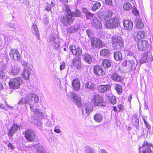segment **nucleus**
I'll list each match as a JSON object with an SVG mask.
<instances>
[{
    "mask_svg": "<svg viewBox=\"0 0 153 153\" xmlns=\"http://www.w3.org/2000/svg\"><path fill=\"white\" fill-rule=\"evenodd\" d=\"M67 95L78 106H80L82 105L80 98L76 93L71 92L67 93Z\"/></svg>",
    "mask_w": 153,
    "mask_h": 153,
    "instance_id": "6",
    "label": "nucleus"
},
{
    "mask_svg": "<svg viewBox=\"0 0 153 153\" xmlns=\"http://www.w3.org/2000/svg\"><path fill=\"white\" fill-rule=\"evenodd\" d=\"M91 43L93 48H101L104 45V44L102 41L96 38H93L91 39Z\"/></svg>",
    "mask_w": 153,
    "mask_h": 153,
    "instance_id": "14",
    "label": "nucleus"
},
{
    "mask_svg": "<svg viewBox=\"0 0 153 153\" xmlns=\"http://www.w3.org/2000/svg\"><path fill=\"white\" fill-rule=\"evenodd\" d=\"M30 69H24L22 74L23 77L26 80L29 79L30 74Z\"/></svg>",
    "mask_w": 153,
    "mask_h": 153,
    "instance_id": "24",
    "label": "nucleus"
},
{
    "mask_svg": "<svg viewBox=\"0 0 153 153\" xmlns=\"http://www.w3.org/2000/svg\"><path fill=\"white\" fill-rule=\"evenodd\" d=\"M95 120L96 122L100 123L103 120V116L99 113H97L94 115Z\"/></svg>",
    "mask_w": 153,
    "mask_h": 153,
    "instance_id": "33",
    "label": "nucleus"
},
{
    "mask_svg": "<svg viewBox=\"0 0 153 153\" xmlns=\"http://www.w3.org/2000/svg\"><path fill=\"white\" fill-rule=\"evenodd\" d=\"M25 137L26 139L30 141H33L35 138V134L33 130L28 129L25 133Z\"/></svg>",
    "mask_w": 153,
    "mask_h": 153,
    "instance_id": "13",
    "label": "nucleus"
},
{
    "mask_svg": "<svg viewBox=\"0 0 153 153\" xmlns=\"http://www.w3.org/2000/svg\"><path fill=\"white\" fill-rule=\"evenodd\" d=\"M68 0H60V1L62 3H68Z\"/></svg>",
    "mask_w": 153,
    "mask_h": 153,
    "instance_id": "58",
    "label": "nucleus"
},
{
    "mask_svg": "<svg viewBox=\"0 0 153 153\" xmlns=\"http://www.w3.org/2000/svg\"><path fill=\"white\" fill-rule=\"evenodd\" d=\"M150 59V56L149 55V52L146 51L142 54V57L140 59V62L141 64L146 62Z\"/></svg>",
    "mask_w": 153,
    "mask_h": 153,
    "instance_id": "18",
    "label": "nucleus"
},
{
    "mask_svg": "<svg viewBox=\"0 0 153 153\" xmlns=\"http://www.w3.org/2000/svg\"><path fill=\"white\" fill-rule=\"evenodd\" d=\"M110 88L111 86L108 84L100 85L98 87L99 91L102 93L105 91H108Z\"/></svg>",
    "mask_w": 153,
    "mask_h": 153,
    "instance_id": "22",
    "label": "nucleus"
},
{
    "mask_svg": "<svg viewBox=\"0 0 153 153\" xmlns=\"http://www.w3.org/2000/svg\"><path fill=\"white\" fill-rule=\"evenodd\" d=\"M115 89L118 94L121 93L122 91V88L121 86L119 84L115 85Z\"/></svg>",
    "mask_w": 153,
    "mask_h": 153,
    "instance_id": "45",
    "label": "nucleus"
},
{
    "mask_svg": "<svg viewBox=\"0 0 153 153\" xmlns=\"http://www.w3.org/2000/svg\"><path fill=\"white\" fill-rule=\"evenodd\" d=\"M105 4L110 6H113L112 0H105Z\"/></svg>",
    "mask_w": 153,
    "mask_h": 153,
    "instance_id": "48",
    "label": "nucleus"
},
{
    "mask_svg": "<svg viewBox=\"0 0 153 153\" xmlns=\"http://www.w3.org/2000/svg\"><path fill=\"white\" fill-rule=\"evenodd\" d=\"M54 131L57 133H59L61 132V131L59 129H54Z\"/></svg>",
    "mask_w": 153,
    "mask_h": 153,
    "instance_id": "57",
    "label": "nucleus"
},
{
    "mask_svg": "<svg viewBox=\"0 0 153 153\" xmlns=\"http://www.w3.org/2000/svg\"><path fill=\"white\" fill-rule=\"evenodd\" d=\"M111 79L113 80L117 81H120L122 80V77L119 76L117 73L113 74L111 76Z\"/></svg>",
    "mask_w": 153,
    "mask_h": 153,
    "instance_id": "39",
    "label": "nucleus"
},
{
    "mask_svg": "<svg viewBox=\"0 0 153 153\" xmlns=\"http://www.w3.org/2000/svg\"><path fill=\"white\" fill-rule=\"evenodd\" d=\"M3 85L0 82V90H2L3 89Z\"/></svg>",
    "mask_w": 153,
    "mask_h": 153,
    "instance_id": "60",
    "label": "nucleus"
},
{
    "mask_svg": "<svg viewBox=\"0 0 153 153\" xmlns=\"http://www.w3.org/2000/svg\"><path fill=\"white\" fill-rule=\"evenodd\" d=\"M132 12L135 16H140V14L138 10H132Z\"/></svg>",
    "mask_w": 153,
    "mask_h": 153,
    "instance_id": "51",
    "label": "nucleus"
},
{
    "mask_svg": "<svg viewBox=\"0 0 153 153\" xmlns=\"http://www.w3.org/2000/svg\"><path fill=\"white\" fill-rule=\"evenodd\" d=\"M7 71L10 75L16 76L20 72V70L17 65H14L8 68Z\"/></svg>",
    "mask_w": 153,
    "mask_h": 153,
    "instance_id": "15",
    "label": "nucleus"
},
{
    "mask_svg": "<svg viewBox=\"0 0 153 153\" xmlns=\"http://www.w3.org/2000/svg\"><path fill=\"white\" fill-rule=\"evenodd\" d=\"M92 24L94 27L97 29H100L102 27L101 22L96 18L93 19Z\"/></svg>",
    "mask_w": 153,
    "mask_h": 153,
    "instance_id": "23",
    "label": "nucleus"
},
{
    "mask_svg": "<svg viewBox=\"0 0 153 153\" xmlns=\"http://www.w3.org/2000/svg\"><path fill=\"white\" fill-rule=\"evenodd\" d=\"M50 41L51 42V45L52 47L56 49L59 47L60 43L58 36H56V37H52L50 38Z\"/></svg>",
    "mask_w": 153,
    "mask_h": 153,
    "instance_id": "17",
    "label": "nucleus"
},
{
    "mask_svg": "<svg viewBox=\"0 0 153 153\" xmlns=\"http://www.w3.org/2000/svg\"><path fill=\"white\" fill-rule=\"evenodd\" d=\"M101 6V3L98 1L96 2L93 5L92 10H98Z\"/></svg>",
    "mask_w": 153,
    "mask_h": 153,
    "instance_id": "41",
    "label": "nucleus"
},
{
    "mask_svg": "<svg viewBox=\"0 0 153 153\" xmlns=\"http://www.w3.org/2000/svg\"><path fill=\"white\" fill-rule=\"evenodd\" d=\"M21 64L22 66H23L24 67V69H27L28 68H30V65L26 61H25L24 59H23L22 61Z\"/></svg>",
    "mask_w": 153,
    "mask_h": 153,
    "instance_id": "43",
    "label": "nucleus"
},
{
    "mask_svg": "<svg viewBox=\"0 0 153 153\" xmlns=\"http://www.w3.org/2000/svg\"><path fill=\"white\" fill-rule=\"evenodd\" d=\"M72 85L75 90L78 91L80 89V81L79 79H74L72 82Z\"/></svg>",
    "mask_w": 153,
    "mask_h": 153,
    "instance_id": "21",
    "label": "nucleus"
},
{
    "mask_svg": "<svg viewBox=\"0 0 153 153\" xmlns=\"http://www.w3.org/2000/svg\"><path fill=\"white\" fill-rule=\"evenodd\" d=\"M15 24L14 23L12 22H10L8 23L7 24V26L11 29H12L14 30L16 29L14 27Z\"/></svg>",
    "mask_w": 153,
    "mask_h": 153,
    "instance_id": "46",
    "label": "nucleus"
},
{
    "mask_svg": "<svg viewBox=\"0 0 153 153\" xmlns=\"http://www.w3.org/2000/svg\"><path fill=\"white\" fill-rule=\"evenodd\" d=\"M8 146L9 147V149L11 150H13L14 149V148L13 147L12 144L10 143H9L8 145Z\"/></svg>",
    "mask_w": 153,
    "mask_h": 153,
    "instance_id": "55",
    "label": "nucleus"
},
{
    "mask_svg": "<svg viewBox=\"0 0 153 153\" xmlns=\"http://www.w3.org/2000/svg\"><path fill=\"white\" fill-rule=\"evenodd\" d=\"M149 46L148 41L146 40L139 41L137 43V48L140 51H144L147 49Z\"/></svg>",
    "mask_w": 153,
    "mask_h": 153,
    "instance_id": "12",
    "label": "nucleus"
},
{
    "mask_svg": "<svg viewBox=\"0 0 153 153\" xmlns=\"http://www.w3.org/2000/svg\"><path fill=\"white\" fill-rule=\"evenodd\" d=\"M132 7V6L130 3L128 2L125 3V10H131Z\"/></svg>",
    "mask_w": 153,
    "mask_h": 153,
    "instance_id": "47",
    "label": "nucleus"
},
{
    "mask_svg": "<svg viewBox=\"0 0 153 153\" xmlns=\"http://www.w3.org/2000/svg\"><path fill=\"white\" fill-rule=\"evenodd\" d=\"M133 26L132 22L129 20H125V29L129 30H131Z\"/></svg>",
    "mask_w": 153,
    "mask_h": 153,
    "instance_id": "29",
    "label": "nucleus"
},
{
    "mask_svg": "<svg viewBox=\"0 0 153 153\" xmlns=\"http://www.w3.org/2000/svg\"><path fill=\"white\" fill-rule=\"evenodd\" d=\"M119 25V19L114 17L106 22L105 26L106 28L113 29L117 27Z\"/></svg>",
    "mask_w": 153,
    "mask_h": 153,
    "instance_id": "7",
    "label": "nucleus"
},
{
    "mask_svg": "<svg viewBox=\"0 0 153 153\" xmlns=\"http://www.w3.org/2000/svg\"><path fill=\"white\" fill-rule=\"evenodd\" d=\"M83 58L84 61L86 63L88 64L91 63L92 59L91 55L87 54H85L83 56Z\"/></svg>",
    "mask_w": 153,
    "mask_h": 153,
    "instance_id": "31",
    "label": "nucleus"
},
{
    "mask_svg": "<svg viewBox=\"0 0 153 153\" xmlns=\"http://www.w3.org/2000/svg\"><path fill=\"white\" fill-rule=\"evenodd\" d=\"M67 31L69 33H72L75 32V30L74 27V26L68 28L67 29Z\"/></svg>",
    "mask_w": 153,
    "mask_h": 153,
    "instance_id": "49",
    "label": "nucleus"
},
{
    "mask_svg": "<svg viewBox=\"0 0 153 153\" xmlns=\"http://www.w3.org/2000/svg\"><path fill=\"white\" fill-rule=\"evenodd\" d=\"M85 15L87 18L88 19H90L94 16V14L87 11L85 12Z\"/></svg>",
    "mask_w": 153,
    "mask_h": 153,
    "instance_id": "50",
    "label": "nucleus"
},
{
    "mask_svg": "<svg viewBox=\"0 0 153 153\" xmlns=\"http://www.w3.org/2000/svg\"><path fill=\"white\" fill-rule=\"evenodd\" d=\"M132 122L134 126L136 128H137L139 126V119L138 116L136 114L133 115Z\"/></svg>",
    "mask_w": 153,
    "mask_h": 153,
    "instance_id": "25",
    "label": "nucleus"
},
{
    "mask_svg": "<svg viewBox=\"0 0 153 153\" xmlns=\"http://www.w3.org/2000/svg\"><path fill=\"white\" fill-rule=\"evenodd\" d=\"M110 94V91H109V94H108L106 93L105 94V96L108 97L109 102L112 104L114 105L116 103V98L114 96H111Z\"/></svg>",
    "mask_w": 153,
    "mask_h": 153,
    "instance_id": "30",
    "label": "nucleus"
},
{
    "mask_svg": "<svg viewBox=\"0 0 153 153\" xmlns=\"http://www.w3.org/2000/svg\"><path fill=\"white\" fill-rule=\"evenodd\" d=\"M54 6H55V5L53 3H52V4L51 5V6H50V8H46L45 10H48V9H51L52 8L51 7H53Z\"/></svg>",
    "mask_w": 153,
    "mask_h": 153,
    "instance_id": "62",
    "label": "nucleus"
},
{
    "mask_svg": "<svg viewBox=\"0 0 153 153\" xmlns=\"http://www.w3.org/2000/svg\"><path fill=\"white\" fill-rule=\"evenodd\" d=\"M132 98V95L131 94L129 96L128 98V101L129 103H131V100Z\"/></svg>",
    "mask_w": 153,
    "mask_h": 153,
    "instance_id": "56",
    "label": "nucleus"
},
{
    "mask_svg": "<svg viewBox=\"0 0 153 153\" xmlns=\"http://www.w3.org/2000/svg\"><path fill=\"white\" fill-rule=\"evenodd\" d=\"M115 59L117 61L121 60L122 59V54L120 52L117 51L114 53Z\"/></svg>",
    "mask_w": 153,
    "mask_h": 153,
    "instance_id": "36",
    "label": "nucleus"
},
{
    "mask_svg": "<svg viewBox=\"0 0 153 153\" xmlns=\"http://www.w3.org/2000/svg\"><path fill=\"white\" fill-rule=\"evenodd\" d=\"M136 27L138 29H142L144 27V25L141 19L139 18H136L135 21Z\"/></svg>",
    "mask_w": 153,
    "mask_h": 153,
    "instance_id": "28",
    "label": "nucleus"
},
{
    "mask_svg": "<svg viewBox=\"0 0 153 153\" xmlns=\"http://www.w3.org/2000/svg\"><path fill=\"white\" fill-rule=\"evenodd\" d=\"M6 67L5 66H3L1 69H0V79H3L5 76V71L6 70Z\"/></svg>",
    "mask_w": 153,
    "mask_h": 153,
    "instance_id": "38",
    "label": "nucleus"
},
{
    "mask_svg": "<svg viewBox=\"0 0 153 153\" xmlns=\"http://www.w3.org/2000/svg\"><path fill=\"white\" fill-rule=\"evenodd\" d=\"M31 30L32 32L35 34L38 38L39 34L36 25L35 24H33L32 26Z\"/></svg>",
    "mask_w": 153,
    "mask_h": 153,
    "instance_id": "35",
    "label": "nucleus"
},
{
    "mask_svg": "<svg viewBox=\"0 0 153 153\" xmlns=\"http://www.w3.org/2000/svg\"><path fill=\"white\" fill-rule=\"evenodd\" d=\"M112 46L114 49L118 50L123 47L122 38L117 35L113 36L111 37Z\"/></svg>",
    "mask_w": 153,
    "mask_h": 153,
    "instance_id": "3",
    "label": "nucleus"
},
{
    "mask_svg": "<svg viewBox=\"0 0 153 153\" xmlns=\"http://www.w3.org/2000/svg\"><path fill=\"white\" fill-rule=\"evenodd\" d=\"M67 15L62 16L60 22L64 25L68 26L72 24L73 19L72 17L79 16L80 14L79 10H66Z\"/></svg>",
    "mask_w": 153,
    "mask_h": 153,
    "instance_id": "2",
    "label": "nucleus"
},
{
    "mask_svg": "<svg viewBox=\"0 0 153 153\" xmlns=\"http://www.w3.org/2000/svg\"><path fill=\"white\" fill-rule=\"evenodd\" d=\"M9 55L11 59L16 61H19L21 59L20 53L16 49L11 48Z\"/></svg>",
    "mask_w": 153,
    "mask_h": 153,
    "instance_id": "8",
    "label": "nucleus"
},
{
    "mask_svg": "<svg viewBox=\"0 0 153 153\" xmlns=\"http://www.w3.org/2000/svg\"><path fill=\"white\" fill-rule=\"evenodd\" d=\"M146 36L145 33L142 31L138 32L136 36L134 37V40L136 41H137L142 39H143Z\"/></svg>",
    "mask_w": 153,
    "mask_h": 153,
    "instance_id": "27",
    "label": "nucleus"
},
{
    "mask_svg": "<svg viewBox=\"0 0 153 153\" xmlns=\"http://www.w3.org/2000/svg\"><path fill=\"white\" fill-rule=\"evenodd\" d=\"M20 126L17 124H14L9 130L8 135L9 136H12L20 128Z\"/></svg>",
    "mask_w": 153,
    "mask_h": 153,
    "instance_id": "20",
    "label": "nucleus"
},
{
    "mask_svg": "<svg viewBox=\"0 0 153 153\" xmlns=\"http://www.w3.org/2000/svg\"><path fill=\"white\" fill-rule=\"evenodd\" d=\"M100 153H107L106 151L104 149H101Z\"/></svg>",
    "mask_w": 153,
    "mask_h": 153,
    "instance_id": "59",
    "label": "nucleus"
},
{
    "mask_svg": "<svg viewBox=\"0 0 153 153\" xmlns=\"http://www.w3.org/2000/svg\"><path fill=\"white\" fill-rule=\"evenodd\" d=\"M74 28L75 31L76 32L80 28V27L79 25H77L74 26Z\"/></svg>",
    "mask_w": 153,
    "mask_h": 153,
    "instance_id": "54",
    "label": "nucleus"
},
{
    "mask_svg": "<svg viewBox=\"0 0 153 153\" xmlns=\"http://www.w3.org/2000/svg\"><path fill=\"white\" fill-rule=\"evenodd\" d=\"M110 53V51L106 49H103L101 50L100 51V55L105 57L109 56Z\"/></svg>",
    "mask_w": 153,
    "mask_h": 153,
    "instance_id": "32",
    "label": "nucleus"
},
{
    "mask_svg": "<svg viewBox=\"0 0 153 153\" xmlns=\"http://www.w3.org/2000/svg\"><path fill=\"white\" fill-rule=\"evenodd\" d=\"M140 153H153V144L147 141H144L142 147L139 149Z\"/></svg>",
    "mask_w": 153,
    "mask_h": 153,
    "instance_id": "4",
    "label": "nucleus"
},
{
    "mask_svg": "<svg viewBox=\"0 0 153 153\" xmlns=\"http://www.w3.org/2000/svg\"><path fill=\"white\" fill-rule=\"evenodd\" d=\"M45 24H47L49 20L47 18H45Z\"/></svg>",
    "mask_w": 153,
    "mask_h": 153,
    "instance_id": "63",
    "label": "nucleus"
},
{
    "mask_svg": "<svg viewBox=\"0 0 153 153\" xmlns=\"http://www.w3.org/2000/svg\"><path fill=\"white\" fill-rule=\"evenodd\" d=\"M114 13L111 10H105L104 12L100 13L99 16L102 20H107L109 18H111Z\"/></svg>",
    "mask_w": 153,
    "mask_h": 153,
    "instance_id": "11",
    "label": "nucleus"
},
{
    "mask_svg": "<svg viewBox=\"0 0 153 153\" xmlns=\"http://www.w3.org/2000/svg\"><path fill=\"white\" fill-rule=\"evenodd\" d=\"M85 149L87 153H94L93 149L89 146H86L85 147Z\"/></svg>",
    "mask_w": 153,
    "mask_h": 153,
    "instance_id": "44",
    "label": "nucleus"
},
{
    "mask_svg": "<svg viewBox=\"0 0 153 153\" xmlns=\"http://www.w3.org/2000/svg\"><path fill=\"white\" fill-rule=\"evenodd\" d=\"M36 151L38 152H41L42 150V147L41 145L38 144L34 146Z\"/></svg>",
    "mask_w": 153,
    "mask_h": 153,
    "instance_id": "42",
    "label": "nucleus"
},
{
    "mask_svg": "<svg viewBox=\"0 0 153 153\" xmlns=\"http://www.w3.org/2000/svg\"><path fill=\"white\" fill-rule=\"evenodd\" d=\"M94 74L96 75L100 76L103 75L104 74V72L103 71L102 68L99 65H97L94 66Z\"/></svg>",
    "mask_w": 153,
    "mask_h": 153,
    "instance_id": "19",
    "label": "nucleus"
},
{
    "mask_svg": "<svg viewBox=\"0 0 153 153\" xmlns=\"http://www.w3.org/2000/svg\"><path fill=\"white\" fill-rule=\"evenodd\" d=\"M73 63L74 65L76 68H79L81 65L80 58L79 57H75L73 60Z\"/></svg>",
    "mask_w": 153,
    "mask_h": 153,
    "instance_id": "26",
    "label": "nucleus"
},
{
    "mask_svg": "<svg viewBox=\"0 0 153 153\" xmlns=\"http://www.w3.org/2000/svg\"><path fill=\"white\" fill-rule=\"evenodd\" d=\"M64 7L65 9V10H70V9L68 5H64Z\"/></svg>",
    "mask_w": 153,
    "mask_h": 153,
    "instance_id": "61",
    "label": "nucleus"
},
{
    "mask_svg": "<svg viewBox=\"0 0 153 153\" xmlns=\"http://www.w3.org/2000/svg\"><path fill=\"white\" fill-rule=\"evenodd\" d=\"M69 48L74 55H80L82 54V50L79 47L71 45L69 46Z\"/></svg>",
    "mask_w": 153,
    "mask_h": 153,
    "instance_id": "16",
    "label": "nucleus"
},
{
    "mask_svg": "<svg viewBox=\"0 0 153 153\" xmlns=\"http://www.w3.org/2000/svg\"><path fill=\"white\" fill-rule=\"evenodd\" d=\"M122 107V105H119L118 106V108L119 109V111H120L121 110V109Z\"/></svg>",
    "mask_w": 153,
    "mask_h": 153,
    "instance_id": "64",
    "label": "nucleus"
},
{
    "mask_svg": "<svg viewBox=\"0 0 153 153\" xmlns=\"http://www.w3.org/2000/svg\"><path fill=\"white\" fill-rule=\"evenodd\" d=\"M65 63L64 62L62 63V64L60 66V70H62L65 69Z\"/></svg>",
    "mask_w": 153,
    "mask_h": 153,
    "instance_id": "53",
    "label": "nucleus"
},
{
    "mask_svg": "<svg viewBox=\"0 0 153 153\" xmlns=\"http://www.w3.org/2000/svg\"><path fill=\"white\" fill-rule=\"evenodd\" d=\"M22 83V79L19 77H17L11 79L9 83V85L11 88L16 89L19 88Z\"/></svg>",
    "mask_w": 153,
    "mask_h": 153,
    "instance_id": "5",
    "label": "nucleus"
},
{
    "mask_svg": "<svg viewBox=\"0 0 153 153\" xmlns=\"http://www.w3.org/2000/svg\"><path fill=\"white\" fill-rule=\"evenodd\" d=\"M39 101V97L36 94H29L26 97L22 98L18 104L20 105L25 103L28 104L31 111L33 112L36 116L40 119H43L44 117V113L40 111L39 109L34 108V104L38 103Z\"/></svg>",
    "mask_w": 153,
    "mask_h": 153,
    "instance_id": "1",
    "label": "nucleus"
},
{
    "mask_svg": "<svg viewBox=\"0 0 153 153\" xmlns=\"http://www.w3.org/2000/svg\"><path fill=\"white\" fill-rule=\"evenodd\" d=\"M93 107L91 104H86L83 106L82 112L83 116L87 117L89 114L93 111Z\"/></svg>",
    "mask_w": 153,
    "mask_h": 153,
    "instance_id": "9",
    "label": "nucleus"
},
{
    "mask_svg": "<svg viewBox=\"0 0 153 153\" xmlns=\"http://www.w3.org/2000/svg\"><path fill=\"white\" fill-rule=\"evenodd\" d=\"M103 99L102 97L99 95L96 94L94 97L93 102L96 106L102 107L103 105Z\"/></svg>",
    "mask_w": 153,
    "mask_h": 153,
    "instance_id": "10",
    "label": "nucleus"
},
{
    "mask_svg": "<svg viewBox=\"0 0 153 153\" xmlns=\"http://www.w3.org/2000/svg\"><path fill=\"white\" fill-rule=\"evenodd\" d=\"M126 63L127 65H128L130 69H131L133 66H134L135 62L133 59H131L130 60H126Z\"/></svg>",
    "mask_w": 153,
    "mask_h": 153,
    "instance_id": "40",
    "label": "nucleus"
},
{
    "mask_svg": "<svg viewBox=\"0 0 153 153\" xmlns=\"http://www.w3.org/2000/svg\"><path fill=\"white\" fill-rule=\"evenodd\" d=\"M143 120L144 121V123H145V125H146V127L148 128H150V125L149 124V123L147 122H146V121L145 120V117H144L143 116Z\"/></svg>",
    "mask_w": 153,
    "mask_h": 153,
    "instance_id": "52",
    "label": "nucleus"
},
{
    "mask_svg": "<svg viewBox=\"0 0 153 153\" xmlns=\"http://www.w3.org/2000/svg\"><path fill=\"white\" fill-rule=\"evenodd\" d=\"M102 65L105 68H108L110 67L111 63L110 61L108 59H104L102 62Z\"/></svg>",
    "mask_w": 153,
    "mask_h": 153,
    "instance_id": "34",
    "label": "nucleus"
},
{
    "mask_svg": "<svg viewBox=\"0 0 153 153\" xmlns=\"http://www.w3.org/2000/svg\"><path fill=\"white\" fill-rule=\"evenodd\" d=\"M94 87V84L91 82H88L85 85V88L87 89L93 90Z\"/></svg>",
    "mask_w": 153,
    "mask_h": 153,
    "instance_id": "37",
    "label": "nucleus"
}]
</instances>
